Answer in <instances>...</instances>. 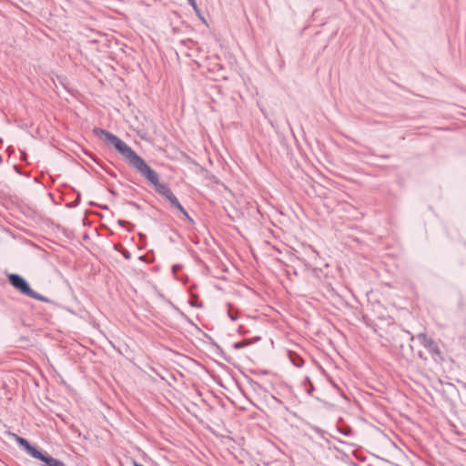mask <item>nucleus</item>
I'll return each mask as SVG.
<instances>
[{
  "label": "nucleus",
  "mask_w": 466,
  "mask_h": 466,
  "mask_svg": "<svg viewBox=\"0 0 466 466\" xmlns=\"http://www.w3.org/2000/svg\"><path fill=\"white\" fill-rule=\"evenodd\" d=\"M160 195L163 196L169 203H171L173 199L177 198V197L173 194L169 187L166 189L164 192H162V194Z\"/></svg>",
  "instance_id": "7"
},
{
  "label": "nucleus",
  "mask_w": 466,
  "mask_h": 466,
  "mask_svg": "<svg viewBox=\"0 0 466 466\" xmlns=\"http://www.w3.org/2000/svg\"><path fill=\"white\" fill-rule=\"evenodd\" d=\"M182 216L187 220L189 221L190 223H193V219L191 218V217L188 215V213L187 212L186 209H184V211L181 212Z\"/></svg>",
  "instance_id": "11"
},
{
  "label": "nucleus",
  "mask_w": 466,
  "mask_h": 466,
  "mask_svg": "<svg viewBox=\"0 0 466 466\" xmlns=\"http://www.w3.org/2000/svg\"><path fill=\"white\" fill-rule=\"evenodd\" d=\"M8 279L11 285L22 294L40 301L49 302V299L46 297L34 291L25 279L21 276L17 274H11L8 276Z\"/></svg>",
  "instance_id": "2"
},
{
  "label": "nucleus",
  "mask_w": 466,
  "mask_h": 466,
  "mask_svg": "<svg viewBox=\"0 0 466 466\" xmlns=\"http://www.w3.org/2000/svg\"><path fill=\"white\" fill-rule=\"evenodd\" d=\"M182 216L187 220L189 221L190 223H193V219L191 218V217L188 215V213L187 212L186 209H184V211L181 212Z\"/></svg>",
  "instance_id": "12"
},
{
  "label": "nucleus",
  "mask_w": 466,
  "mask_h": 466,
  "mask_svg": "<svg viewBox=\"0 0 466 466\" xmlns=\"http://www.w3.org/2000/svg\"><path fill=\"white\" fill-rule=\"evenodd\" d=\"M228 317L232 319V320H236L238 319V317L234 314H232L231 311H228Z\"/></svg>",
  "instance_id": "13"
},
{
  "label": "nucleus",
  "mask_w": 466,
  "mask_h": 466,
  "mask_svg": "<svg viewBox=\"0 0 466 466\" xmlns=\"http://www.w3.org/2000/svg\"><path fill=\"white\" fill-rule=\"evenodd\" d=\"M14 437L16 441V442L23 447L27 453H29L33 458L39 459L42 455V451H38L35 447L32 446L25 439L17 436L16 434H14Z\"/></svg>",
  "instance_id": "3"
},
{
  "label": "nucleus",
  "mask_w": 466,
  "mask_h": 466,
  "mask_svg": "<svg viewBox=\"0 0 466 466\" xmlns=\"http://www.w3.org/2000/svg\"><path fill=\"white\" fill-rule=\"evenodd\" d=\"M189 5L193 7L194 11L198 14V15H200V10L199 8L198 7V5H197V2L196 0H187Z\"/></svg>",
  "instance_id": "9"
},
{
  "label": "nucleus",
  "mask_w": 466,
  "mask_h": 466,
  "mask_svg": "<svg viewBox=\"0 0 466 466\" xmlns=\"http://www.w3.org/2000/svg\"><path fill=\"white\" fill-rule=\"evenodd\" d=\"M425 349H427L428 351L433 357L436 356V357L441 358V350H440L439 346L437 345V343L434 340L431 341V343Z\"/></svg>",
  "instance_id": "5"
},
{
  "label": "nucleus",
  "mask_w": 466,
  "mask_h": 466,
  "mask_svg": "<svg viewBox=\"0 0 466 466\" xmlns=\"http://www.w3.org/2000/svg\"><path fill=\"white\" fill-rule=\"evenodd\" d=\"M94 134L97 137H103L106 143L113 146L126 162L154 187L157 193L160 195L168 188L167 184L159 182L157 173L153 170L127 144L122 141L116 135L98 127L94 129Z\"/></svg>",
  "instance_id": "1"
},
{
  "label": "nucleus",
  "mask_w": 466,
  "mask_h": 466,
  "mask_svg": "<svg viewBox=\"0 0 466 466\" xmlns=\"http://www.w3.org/2000/svg\"><path fill=\"white\" fill-rule=\"evenodd\" d=\"M417 339L424 348H426L431 343V341L433 340L426 333H419L417 335Z\"/></svg>",
  "instance_id": "6"
},
{
  "label": "nucleus",
  "mask_w": 466,
  "mask_h": 466,
  "mask_svg": "<svg viewBox=\"0 0 466 466\" xmlns=\"http://www.w3.org/2000/svg\"><path fill=\"white\" fill-rule=\"evenodd\" d=\"M247 345H248V341H241V342H236L234 344V348L235 349H242L244 347H246Z\"/></svg>",
  "instance_id": "10"
},
{
  "label": "nucleus",
  "mask_w": 466,
  "mask_h": 466,
  "mask_svg": "<svg viewBox=\"0 0 466 466\" xmlns=\"http://www.w3.org/2000/svg\"><path fill=\"white\" fill-rule=\"evenodd\" d=\"M38 460L43 461L45 463V466H66L63 461L51 457L46 452L42 453Z\"/></svg>",
  "instance_id": "4"
},
{
  "label": "nucleus",
  "mask_w": 466,
  "mask_h": 466,
  "mask_svg": "<svg viewBox=\"0 0 466 466\" xmlns=\"http://www.w3.org/2000/svg\"><path fill=\"white\" fill-rule=\"evenodd\" d=\"M170 206L171 208H176L177 211H179L180 213L182 211H184V208L182 207V205L180 204V202L178 201L177 198L176 199H173V201L170 203Z\"/></svg>",
  "instance_id": "8"
}]
</instances>
